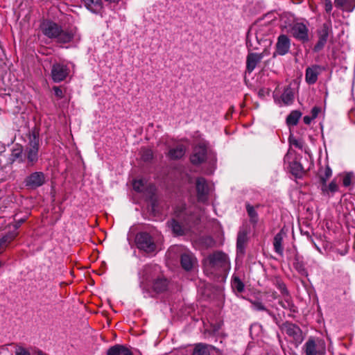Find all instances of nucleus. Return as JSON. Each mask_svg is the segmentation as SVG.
Instances as JSON below:
<instances>
[{
    "mask_svg": "<svg viewBox=\"0 0 355 355\" xmlns=\"http://www.w3.org/2000/svg\"><path fill=\"white\" fill-rule=\"evenodd\" d=\"M246 211L250 218V221L254 225H257L258 222V214L254 207L250 204L246 205Z\"/></svg>",
    "mask_w": 355,
    "mask_h": 355,
    "instance_id": "32",
    "label": "nucleus"
},
{
    "mask_svg": "<svg viewBox=\"0 0 355 355\" xmlns=\"http://www.w3.org/2000/svg\"><path fill=\"white\" fill-rule=\"evenodd\" d=\"M196 189L198 202H206L208 200V196L211 191V187L205 178H198L196 181Z\"/></svg>",
    "mask_w": 355,
    "mask_h": 355,
    "instance_id": "9",
    "label": "nucleus"
},
{
    "mask_svg": "<svg viewBox=\"0 0 355 355\" xmlns=\"http://www.w3.org/2000/svg\"><path fill=\"white\" fill-rule=\"evenodd\" d=\"M324 70V67L318 64H313L309 67L306 69L305 72V80L309 85L315 84L317 80L318 76Z\"/></svg>",
    "mask_w": 355,
    "mask_h": 355,
    "instance_id": "13",
    "label": "nucleus"
},
{
    "mask_svg": "<svg viewBox=\"0 0 355 355\" xmlns=\"http://www.w3.org/2000/svg\"><path fill=\"white\" fill-rule=\"evenodd\" d=\"M18 232L15 230H9L0 236V254L2 253L8 245L17 236Z\"/></svg>",
    "mask_w": 355,
    "mask_h": 355,
    "instance_id": "15",
    "label": "nucleus"
},
{
    "mask_svg": "<svg viewBox=\"0 0 355 355\" xmlns=\"http://www.w3.org/2000/svg\"><path fill=\"white\" fill-rule=\"evenodd\" d=\"M291 35L297 40L302 43L307 42L309 37V28L306 25L302 22H295L293 24L290 28Z\"/></svg>",
    "mask_w": 355,
    "mask_h": 355,
    "instance_id": "7",
    "label": "nucleus"
},
{
    "mask_svg": "<svg viewBox=\"0 0 355 355\" xmlns=\"http://www.w3.org/2000/svg\"><path fill=\"white\" fill-rule=\"evenodd\" d=\"M267 294L270 297H271L272 300H276L277 298V293L275 291H268L267 292Z\"/></svg>",
    "mask_w": 355,
    "mask_h": 355,
    "instance_id": "48",
    "label": "nucleus"
},
{
    "mask_svg": "<svg viewBox=\"0 0 355 355\" xmlns=\"http://www.w3.org/2000/svg\"><path fill=\"white\" fill-rule=\"evenodd\" d=\"M15 355H31L29 351L23 347L18 346L15 349Z\"/></svg>",
    "mask_w": 355,
    "mask_h": 355,
    "instance_id": "43",
    "label": "nucleus"
},
{
    "mask_svg": "<svg viewBox=\"0 0 355 355\" xmlns=\"http://www.w3.org/2000/svg\"><path fill=\"white\" fill-rule=\"evenodd\" d=\"M289 141L292 145L295 146L297 148H301L302 147L301 141L298 139L290 138Z\"/></svg>",
    "mask_w": 355,
    "mask_h": 355,
    "instance_id": "44",
    "label": "nucleus"
},
{
    "mask_svg": "<svg viewBox=\"0 0 355 355\" xmlns=\"http://www.w3.org/2000/svg\"><path fill=\"white\" fill-rule=\"evenodd\" d=\"M291 173L298 178L300 177L303 173V167L302 164L296 161L292 162L289 165Z\"/></svg>",
    "mask_w": 355,
    "mask_h": 355,
    "instance_id": "29",
    "label": "nucleus"
},
{
    "mask_svg": "<svg viewBox=\"0 0 355 355\" xmlns=\"http://www.w3.org/2000/svg\"><path fill=\"white\" fill-rule=\"evenodd\" d=\"M146 181L145 179L140 178L134 180L132 182V187L135 191L141 193L144 191L146 187Z\"/></svg>",
    "mask_w": 355,
    "mask_h": 355,
    "instance_id": "36",
    "label": "nucleus"
},
{
    "mask_svg": "<svg viewBox=\"0 0 355 355\" xmlns=\"http://www.w3.org/2000/svg\"><path fill=\"white\" fill-rule=\"evenodd\" d=\"M293 267L300 275L304 277L308 276L309 273L307 269L305 267V263L303 261V259L299 255H295L294 258Z\"/></svg>",
    "mask_w": 355,
    "mask_h": 355,
    "instance_id": "24",
    "label": "nucleus"
},
{
    "mask_svg": "<svg viewBox=\"0 0 355 355\" xmlns=\"http://www.w3.org/2000/svg\"><path fill=\"white\" fill-rule=\"evenodd\" d=\"M153 151L150 149H144L142 153V158L145 161H149L153 159Z\"/></svg>",
    "mask_w": 355,
    "mask_h": 355,
    "instance_id": "42",
    "label": "nucleus"
},
{
    "mask_svg": "<svg viewBox=\"0 0 355 355\" xmlns=\"http://www.w3.org/2000/svg\"><path fill=\"white\" fill-rule=\"evenodd\" d=\"M83 2L86 8L92 13L101 14L103 8L101 0H83Z\"/></svg>",
    "mask_w": 355,
    "mask_h": 355,
    "instance_id": "17",
    "label": "nucleus"
},
{
    "mask_svg": "<svg viewBox=\"0 0 355 355\" xmlns=\"http://www.w3.org/2000/svg\"><path fill=\"white\" fill-rule=\"evenodd\" d=\"M304 350L306 355H324L325 349L324 348L322 349H318L315 342L310 338L305 344H304Z\"/></svg>",
    "mask_w": 355,
    "mask_h": 355,
    "instance_id": "19",
    "label": "nucleus"
},
{
    "mask_svg": "<svg viewBox=\"0 0 355 355\" xmlns=\"http://www.w3.org/2000/svg\"><path fill=\"white\" fill-rule=\"evenodd\" d=\"M285 235V232L282 230L275 236L273 240L274 250L280 256H283L284 254L283 241Z\"/></svg>",
    "mask_w": 355,
    "mask_h": 355,
    "instance_id": "20",
    "label": "nucleus"
},
{
    "mask_svg": "<svg viewBox=\"0 0 355 355\" xmlns=\"http://www.w3.org/2000/svg\"><path fill=\"white\" fill-rule=\"evenodd\" d=\"M276 286L280 291L282 296V300L279 301V304L284 309H288L291 312H295L296 308L293 302L291 296L289 294L286 284L281 281H277Z\"/></svg>",
    "mask_w": 355,
    "mask_h": 355,
    "instance_id": "6",
    "label": "nucleus"
},
{
    "mask_svg": "<svg viewBox=\"0 0 355 355\" xmlns=\"http://www.w3.org/2000/svg\"><path fill=\"white\" fill-rule=\"evenodd\" d=\"M248 301L252 304V309L253 310L257 311H266L268 315H272L271 311L266 307L260 300L249 299Z\"/></svg>",
    "mask_w": 355,
    "mask_h": 355,
    "instance_id": "28",
    "label": "nucleus"
},
{
    "mask_svg": "<svg viewBox=\"0 0 355 355\" xmlns=\"http://www.w3.org/2000/svg\"><path fill=\"white\" fill-rule=\"evenodd\" d=\"M320 112V108L318 107H313L311 110V116L313 118V119H315L318 116V114Z\"/></svg>",
    "mask_w": 355,
    "mask_h": 355,
    "instance_id": "46",
    "label": "nucleus"
},
{
    "mask_svg": "<svg viewBox=\"0 0 355 355\" xmlns=\"http://www.w3.org/2000/svg\"><path fill=\"white\" fill-rule=\"evenodd\" d=\"M331 33V26L327 23L323 24L321 28L317 31L318 42L313 47L314 52H319L324 49Z\"/></svg>",
    "mask_w": 355,
    "mask_h": 355,
    "instance_id": "8",
    "label": "nucleus"
},
{
    "mask_svg": "<svg viewBox=\"0 0 355 355\" xmlns=\"http://www.w3.org/2000/svg\"><path fill=\"white\" fill-rule=\"evenodd\" d=\"M267 54L265 52L261 53H250L246 58V69L248 73H251L256 68L257 64L261 62L265 55Z\"/></svg>",
    "mask_w": 355,
    "mask_h": 355,
    "instance_id": "14",
    "label": "nucleus"
},
{
    "mask_svg": "<svg viewBox=\"0 0 355 355\" xmlns=\"http://www.w3.org/2000/svg\"><path fill=\"white\" fill-rule=\"evenodd\" d=\"M284 328L286 329L285 330L286 331V333L295 334V333H299L300 331L301 332L299 327L292 323H286L285 324Z\"/></svg>",
    "mask_w": 355,
    "mask_h": 355,
    "instance_id": "40",
    "label": "nucleus"
},
{
    "mask_svg": "<svg viewBox=\"0 0 355 355\" xmlns=\"http://www.w3.org/2000/svg\"><path fill=\"white\" fill-rule=\"evenodd\" d=\"M137 248L146 252H153L156 250V244L152 236L146 232H141L136 234L135 239Z\"/></svg>",
    "mask_w": 355,
    "mask_h": 355,
    "instance_id": "5",
    "label": "nucleus"
},
{
    "mask_svg": "<svg viewBox=\"0 0 355 355\" xmlns=\"http://www.w3.org/2000/svg\"><path fill=\"white\" fill-rule=\"evenodd\" d=\"M338 185L335 180H332L328 186L325 184V186L322 185V191L324 194H329L330 192L331 194L338 191Z\"/></svg>",
    "mask_w": 355,
    "mask_h": 355,
    "instance_id": "34",
    "label": "nucleus"
},
{
    "mask_svg": "<svg viewBox=\"0 0 355 355\" xmlns=\"http://www.w3.org/2000/svg\"><path fill=\"white\" fill-rule=\"evenodd\" d=\"M150 270H151V266L148 265V266H144V269L142 274L141 272H139V275L141 276V278H142V281L141 282V287L143 290L144 296L145 297H153V292L145 288L144 282V281L148 280L149 277L148 276V273Z\"/></svg>",
    "mask_w": 355,
    "mask_h": 355,
    "instance_id": "23",
    "label": "nucleus"
},
{
    "mask_svg": "<svg viewBox=\"0 0 355 355\" xmlns=\"http://www.w3.org/2000/svg\"><path fill=\"white\" fill-rule=\"evenodd\" d=\"M211 268L226 272L230 269V261L228 256L223 252H215L207 258Z\"/></svg>",
    "mask_w": 355,
    "mask_h": 355,
    "instance_id": "4",
    "label": "nucleus"
},
{
    "mask_svg": "<svg viewBox=\"0 0 355 355\" xmlns=\"http://www.w3.org/2000/svg\"><path fill=\"white\" fill-rule=\"evenodd\" d=\"M313 119H314L311 116H304L303 118V121L305 124L309 125Z\"/></svg>",
    "mask_w": 355,
    "mask_h": 355,
    "instance_id": "49",
    "label": "nucleus"
},
{
    "mask_svg": "<svg viewBox=\"0 0 355 355\" xmlns=\"http://www.w3.org/2000/svg\"><path fill=\"white\" fill-rule=\"evenodd\" d=\"M247 241V234L243 231L239 232L236 241V250L243 254L245 250V245Z\"/></svg>",
    "mask_w": 355,
    "mask_h": 355,
    "instance_id": "27",
    "label": "nucleus"
},
{
    "mask_svg": "<svg viewBox=\"0 0 355 355\" xmlns=\"http://www.w3.org/2000/svg\"><path fill=\"white\" fill-rule=\"evenodd\" d=\"M192 355H210V352L207 345L200 343L195 346Z\"/></svg>",
    "mask_w": 355,
    "mask_h": 355,
    "instance_id": "35",
    "label": "nucleus"
},
{
    "mask_svg": "<svg viewBox=\"0 0 355 355\" xmlns=\"http://www.w3.org/2000/svg\"><path fill=\"white\" fill-rule=\"evenodd\" d=\"M105 1L110 2V3H118L121 0H105Z\"/></svg>",
    "mask_w": 355,
    "mask_h": 355,
    "instance_id": "52",
    "label": "nucleus"
},
{
    "mask_svg": "<svg viewBox=\"0 0 355 355\" xmlns=\"http://www.w3.org/2000/svg\"><path fill=\"white\" fill-rule=\"evenodd\" d=\"M294 98V94L293 89L290 87H287L284 89L283 94H282V100L284 104L288 105L292 103Z\"/></svg>",
    "mask_w": 355,
    "mask_h": 355,
    "instance_id": "31",
    "label": "nucleus"
},
{
    "mask_svg": "<svg viewBox=\"0 0 355 355\" xmlns=\"http://www.w3.org/2000/svg\"><path fill=\"white\" fill-rule=\"evenodd\" d=\"M354 174L352 173H347L343 177V185L348 187L351 185Z\"/></svg>",
    "mask_w": 355,
    "mask_h": 355,
    "instance_id": "39",
    "label": "nucleus"
},
{
    "mask_svg": "<svg viewBox=\"0 0 355 355\" xmlns=\"http://www.w3.org/2000/svg\"><path fill=\"white\" fill-rule=\"evenodd\" d=\"M11 157L13 162L19 161L22 162L24 161V153L19 148L14 149L12 152Z\"/></svg>",
    "mask_w": 355,
    "mask_h": 355,
    "instance_id": "37",
    "label": "nucleus"
},
{
    "mask_svg": "<svg viewBox=\"0 0 355 355\" xmlns=\"http://www.w3.org/2000/svg\"><path fill=\"white\" fill-rule=\"evenodd\" d=\"M207 152V144L205 141L200 142L193 148V152L190 157L191 163L193 164H199L203 162L206 159Z\"/></svg>",
    "mask_w": 355,
    "mask_h": 355,
    "instance_id": "11",
    "label": "nucleus"
},
{
    "mask_svg": "<svg viewBox=\"0 0 355 355\" xmlns=\"http://www.w3.org/2000/svg\"><path fill=\"white\" fill-rule=\"evenodd\" d=\"M205 239L206 241L209 243V245L211 244L214 242L213 239L210 237H206Z\"/></svg>",
    "mask_w": 355,
    "mask_h": 355,
    "instance_id": "51",
    "label": "nucleus"
},
{
    "mask_svg": "<svg viewBox=\"0 0 355 355\" xmlns=\"http://www.w3.org/2000/svg\"><path fill=\"white\" fill-rule=\"evenodd\" d=\"M25 221V219H21L19 220L17 222H16L15 225L13 226L12 230H15L16 232H17V229L20 227V225Z\"/></svg>",
    "mask_w": 355,
    "mask_h": 355,
    "instance_id": "50",
    "label": "nucleus"
},
{
    "mask_svg": "<svg viewBox=\"0 0 355 355\" xmlns=\"http://www.w3.org/2000/svg\"><path fill=\"white\" fill-rule=\"evenodd\" d=\"M37 355H47V354H44L43 352H42L41 350H38L37 352Z\"/></svg>",
    "mask_w": 355,
    "mask_h": 355,
    "instance_id": "53",
    "label": "nucleus"
},
{
    "mask_svg": "<svg viewBox=\"0 0 355 355\" xmlns=\"http://www.w3.org/2000/svg\"><path fill=\"white\" fill-rule=\"evenodd\" d=\"M334 4L336 8L348 12L355 8V0H334Z\"/></svg>",
    "mask_w": 355,
    "mask_h": 355,
    "instance_id": "21",
    "label": "nucleus"
},
{
    "mask_svg": "<svg viewBox=\"0 0 355 355\" xmlns=\"http://www.w3.org/2000/svg\"><path fill=\"white\" fill-rule=\"evenodd\" d=\"M185 152L186 148L183 145H178L169 150L168 157L172 159H180L184 155Z\"/></svg>",
    "mask_w": 355,
    "mask_h": 355,
    "instance_id": "25",
    "label": "nucleus"
},
{
    "mask_svg": "<svg viewBox=\"0 0 355 355\" xmlns=\"http://www.w3.org/2000/svg\"><path fill=\"white\" fill-rule=\"evenodd\" d=\"M290 40L285 35L279 36L276 44V51L277 54L284 55L286 54L290 49Z\"/></svg>",
    "mask_w": 355,
    "mask_h": 355,
    "instance_id": "16",
    "label": "nucleus"
},
{
    "mask_svg": "<svg viewBox=\"0 0 355 355\" xmlns=\"http://www.w3.org/2000/svg\"><path fill=\"white\" fill-rule=\"evenodd\" d=\"M302 114L297 110L292 111L286 118V123L288 125H296L300 119Z\"/></svg>",
    "mask_w": 355,
    "mask_h": 355,
    "instance_id": "30",
    "label": "nucleus"
},
{
    "mask_svg": "<svg viewBox=\"0 0 355 355\" xmlns=\"http://www.w3.org/2000/svg\"><path fill=\"white\" fill-rule=\"evenodd\" d=\"M332 3L331 2V1H328L325 3V6H324V8H325V11L327 12H330L332 10Z\"/></svg>",
    "mask_w": 355,
    "mask_h": 355,
    "instance_id": "47",
    "label": "nucleus"
},
{
    "mask_svg": "<svg viewBox=\"0 0 355 355\" xmlns=\"http://www.w3.org/2000/svg\"><path fill=\"white\" fill-rule=\"evenodd\" d=\"M175 308L173 306V307H172V308H171V312H173V311L175 310Z\"/></svg>",
    "mask_w": 355,
    "mask_h": 355,
    "instance_id": "54",
    "label": "nucleus"
},
{
    "mask_svg": "<svg viewBox=\"0 0 355 355\" xmlns=\"http://www.w3.org/2000/svg\"><path fill=\"white\" fill-rule=\"evenodd\" d=\"M39 146V135L37 133L33 132L30 137V141L24 150V159H27L28 165L33 166L38 161Z\"/></svg>",
    "mask_w": 355,
    "mask_h": 355,
    "instance_id": "3",
    "label": "nucleus"
},
{
    "mask_svg": "<svg viewBox=\"0 0 355 355\" xmlns=\"http://www.w3.org/2000/svg\"><path fill=\"white\" fill-rule=\"evenodd\" d=\"M168 282L166 278L159 277L153 283V291L155 293H162L168 288Z\"/></svg>",
    "mask_w": 355,
    "mask_h": 355,
    "instance_id": "22",
    "label": "nucleus"
},
{
    "mask_svg": "<svg viewBox=\"0 0 355 355\" xmlns=\"http://www.w3.org/2000/svg\"><path fill=\"white\" fill-rule=\"evenodd\" d=\"M107 355H132V354L123 345H116L107 350Z\"/></svg>",
    "mask_w": 355,
    "mask_h": 355,
    "instance_id": "26",
    "label": "nucleus"
},
{
    "mask_svg": "<svg viewBox=\"0 0 355 355\" xmlns=\"http://www.w3.org/2000/svg\"><path fill=\"white\" fill-rule=\"evenodd\" d=\"M180 263L185 270L189 271L196 263V259L191 253L185 252L181 254Z\"/></svg>",
    "mask_w": 355,
    "mask_h": 355,
    "instance_id": "18",
    "label": "nucleus"
},
{
    "mask_svg": "<svg viewBox=\"0 0 355 355\" xmlns=\"http://www.w3.org/2000/svg\"><path fill=\"white\" fill-rule=\"evenodd\" d=\"M42 33L60 44H67L80 39L78 28L74 26L62 28L58 24L47 21L41 26Z\"/></svg>",
    "mask_w": 355,
    "mask_h": 355,
    "instance_id": "1",
    "label": "nucleus"
},
{
    "mask_svg": "<svg viewBox=\"0 0 355 355\" xmlns=\"http://www.w3.org/2000/svg\"><path fill=\"white\" fill-rule=\"evenodd\" d=\"M261 331L262 326L258 322H254L250 327V333H261Z\"/></svg>",
    "mask_w": 355,
    "mask_h": 355,
    "instance_id": "41",
    "label": "nucleus"
},
{
    "mask_svg": "<svg viewBox=\"0 0 355 355\" xmlns=\"http://www.w3.org/2000/svg\"><path fill=\"white\" fill-rule=\"evenodd\" d=\"M46 178L44 173L35 171L28 175L24 180L25 186L29 189H35L44 184Z\"/></svg>",
    "mask_w": 355,
    "mask_h": 355,
    "instance_id": "10",
    "label": "nucleus"
},
{
    "mask_svg": "<svg viewBox=\"0 0 355 355\" xmlns=\"http://www.w3.org/2000/svg\"><path fill=\"white\" fill-rule=\"evenodd\" d=\"M184 225L180 224L175 219L171 220L168 223L173 232L177 236H181L186 234L191 227L198 223L200 220L199 212H189L186 211L184 213Z\"/></svg>",
    "mask_w": 355,
    "mask_h": 355,
    "instance_id": "2",
    "label": "nucleus"
},
{
    "mask_svg": "<svg viewBox=\"0 0 355 355\" xmlns=\"http://www.w3.org/2000/svg\"><path fill=\"white\" fill-rule=\"evenodd\" d=\"M53 89L55 96H57L59 98H62L63 93L61 89H60L58 87L55 86L53 87Z\"/></svg>",
    "mask_w": 355,
    "mask_h": 355,
    "instance_id": "45",
    "label": "nucleus"
},
{
    "mask_svg": "<svg viewBox=\"0 0 355 355\" xmlns=\"http://www.w3.org/2000/svg\"><path fill=\"white\" fill-rule=\"evenodd\" d=\"M332 171L329 166H327L324 171L320 175V179L322 182V184L325 186L327 184V180L331 176Z\"/></svg>",
    "mask_w": 355,
    "mask_h": 355,
    "instance_id": "38",
    "label": "nucleus"
},
{
    "mask_svg": "<svg viewBox=\"0 0 355 355\" xmlns=\"http://www.w3.org/2000/svg\"><path fill=\"white\" fill-rule=\"evenodd\" d=\"M69 73V69L64 63H55L51 69V77L55 83H60L64 80Z\"/></svg>",
    "mask_w": 355,
    "mask_h": 355,
    "instance_id": "12",
    "label": "nucleus"
},
{
    "mask_svg": "<svg viewBox=\"0 0 355 355\" xmlns=\"http://www.w3.org/2000/svg\"><path fill=\"white\" fill-rule=\"evenodd\" d=\"M231 284L232 288L238 293H241L244 291L245 285L239 277L233 276Z\"/></svg>",
    "mask_w": 355,
    "mask_h": 355,
    "instance_id": "33",
    "label": "nucleus"
}]
</instances>
